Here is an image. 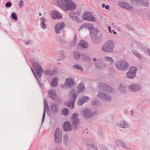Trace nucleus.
<instances>
[{"label": "nucleus", "mask_w": 150, "mask_h": 150, "mask_svg": "<svg viewBox=\"0 0 150 150\" xmlns=\"http://www.w3.org/2000/svg\"><path fill=\"white\" fill-rule=\"evenodd\" d=\"M57 2L59 6L65 11H72L76 8V4L71 0H57Z\"/></svg>", "instance_id": "obj_1"}, {"label": "nucleus", "mask_w": 150, "mask_h": 150, "mask_svg": "<svg viewBox=\"0 0 150 150\" xmlns=\"http://www.w3.org/2000/svg\"><path fill=\"white\" fill-rule=\"evenodd\" d=\"M68 96L69 99L68 101L65 102V104L72 109L74 107V103L78 96V94L77 92H74V89H71L69 92Z\"/></svg>", "instance_id": "obj_2"}, {"label": "nucleus", "mask_w": 150, "mask_h": 150, "mask_svg": "<svg viewBox=\"0 0 150 150\" xmlns=\"http://www.w3.org/2000/svg\"><path fill=\"white\" fill-rule=\"evenodd\" d=\"M115 47L114 42L111 40H109L103 45L102 51L105 52H111L113 51Z\"/></svg>", "instance_id": "obj_3"}, {"label": "nucleus", "mask_w": 150, "mask_h": 150, "mask_svg": "<svg viewBox=\"0 0 150 150\" xmlns=\"http://www.w3.org/2000/svg\"><path fill=\"white\" fill-rule=\"evenodd\" d=\"M115 65L116 68L121 71L126 70L129 67L128 63L123 60L118 61Z\"/></svg>", "instance_id": "obj_4"}, {"label": "nucleus", "mask_w": 150, "mask_h": 150, "mask_svg": "<svg viewBox=\"0 0 150 150\" xmlns=\"http://www.w3.org/2000/svg\"><path fill=\"white\" fill-rule=\"evenodd\" d=\"M101 34L100 31H98L96 33H91L90 36L92 40L95 44L100 43L101 41Z\"/></svg>", "instance_id": "obj_5"}, {"label": "nucleus", "mask_w": 150, "mask_h": 150, "mask_svg": "<svg viewBox=\"0 0 150 150\" xmlns=\"http://www.w3.org/2000/svg\"><path fill=\"white\" fill-rule=\"evenodd\" d=\"M130 2L134 5L138 6H148V1L146 0H130Z\"/></svg>", "instance_id": "obj_6"}, {"label": "nucleus", "mask_w": 150, "mask_h": 150, "mask_svg": "<svg viewBox=\"0 0 150 150\" xmlns=\"http://www.w3.org/2000/svg\"><path fill=\"white\" fill-rule=\"evenodd\" d=\"M54 135L55 142L56 143H60L62 140V132L59 128H57L56 129Z\"/></svg>", "instance_id": "obj_7"}, {"label": "nucleus", "mask_w": 150, "mask_h": 150, "mask_svg": "<svg viewBox=\"0 0 150 150\" xmlns=\"http://www.w3.org/2000/svg\"><path fill=\"white\" fill-rule=\"evenodd\" d=\"M137 70V68L134 66L131 67L127 73V77L131 79H133L136 75Z\"/></svg>", "instance_id": "obj_8"}, {"label": "nucleus", "mask_w": 150, "mask_h": 150, "mask_svg": "<svg viewBox=\"0 0 150 150\" xmlns=\"http://www.w3.org/2000/svg\"><path fill=\"white\" fill-rule=\"evenodd\" d=\"M85 28H88L89 30L90 35H91V33L92 34L93 33H96L98 31V30L94 29V27L92 24L89 23H85L83 24L80 28L79 30H80L81 29Z\"/></svg>", "instance_id": "obj_9"}, {"label": "nucleus", "mask_w": 150, "mask_h": 150, "mask_svg": "<svg viewBox=\"0 0 150 150\" xmlns=\"http://www.w3.org/2000/svg\"><path fill=\"white\" fill-rule=\"evenodd\" d=\"M78 114L77 113H74L73 114L71 117L72 124L75 129L78 127V125L79 123V120L78 118Z\"/></svg>", "instance_id": "obj_10"}, {"label": "nucleus", "mask_w": 150, "mask_h": 150, "mask_svg": "<svg viewBox=\"0 0 150 150\" xmlns=\"http://www.w3.org/2000/svg\"><path fill=\"white\" fill-rule=\"evenodd\" d=\"M98 88L102 89L106 92L111 93L113 91V89L104 83H100L98 84Z\"/></svg>", "instance_id": "obj_11"}, {"label": "nucleus", "mask_w": 150, "mask_h": 150, "mask_svg": "<svg viewBox=\"0 0 150 150\" xmlns=\"http://www.w3.org/2000/svg\"><path fill=\"white\" fill-rule=\"evenodd\" d=\"M83 19L85 20L93 22L96 21V18L93 17L91 12H85L83 16Z\"/></svg>", "instance_id": "obj_12"}, {"label": "nucleus", "mask_w": 150, "mask_h": 150, "mask_svg": "<svg viewBox=\"0 0 150 150\" xmlns=\"http://www.w3.org/2000/svg\"><path fill=\"white\" fill-rule=\"evenodd\" d=\"M65 26L64 23L63 22L59 23L56 24L55 26V30L57 33H61Z\"/></svg>", "instance_id": "obj_13"}, {"label": "nucleus", "mask_w": 150, "mask_h": 150, "mask_svg": "<svg viewBox=\"0 0 150 150\" xmlns=\"http://www.w3.org/2000/svg\"><path fill=\"white\" fill-rule=\"evenodd\" d=\"M82 113L83 117L86 119L91 118L94 115L91 110L89 109L83 110Z\"/></svg>", "instance_id": "obj_14"}, {"label": "nucleus", "mask_w": 150, "mask_h": 150, "mask_svg": "<svg viewBox=\"0 0 150 150\" xmlns=\"http://www.w3.org/2000/svg\"><path fill=\"white\" fill-rule=\"evenodd\" d=\"M97 96L101 99L105 100L110 101L111 99V98L110 96L102 92H99Z\"/></svg>", "instance_id": "obj_15"}, {"label": "nucleus", "mask_w": 150, "mask_h": 150, "mask_svg": "<svg viewBox=\"0 0 150 150\" xmlns=\"http://www.w3.org/2000/svg\"><path fill=\"white\" fill-rule=\"evenodd\" d=\"M116 144L122 146L123 148L127 149H131L130 144L125 142H122L120 140H117L115 142Z\"/></svg>", "instance_id": "obj_16"}, {"label": "nucleus", "mask_w": 150, "mask_h": 150, "mask_svg": "<svg viewBox=\"0 0 150 150\" xmlns=\"http://www.w3.org/2000/svg\"><path fill=\"white\" fill-rule=\"evenodd\" d=\"M118 4L120 7L127 10H132L133 8V7L132 5L126 2H119L118 3Z\"/></svg>", "instance_id": "obj_17"}, {"label": "nucleus", "mask_w": 150, "mask_h": 150, "mask_svg": "<svg viewBox=\"0 0 150 150\" xmlns=\"http://www.w3.org/2000/svg\"><path fill=\"white\" fill-rule=\"evenodd\" d=\"M65 84L66 87L70 88H71L76 85V83L74 79L69 78L66 79Z\"/></svg>", "instance_id": "obj_18"}, {"label": "nucleus", "mask_w": 150, "mask_h": 150, "mask_svg": "<svg viewBox=\"0 0 150 150\" xmlns=\"http://www.w3.org/2000/svg\"><path fill=\"white\" fill-rule=\"evenodd\" d=\"M141 88L140 85L136 84H132L129 86V89L132 91H138Z\"/></svg>", "instance_id": "obj_19"}, {"label": "nucleus", "mask_w": 150, "mask_h": 150, "mask_svg": "<svg viewBox=\"0 0 150 150\" xmlns=\"http://www.w3.org/2000/svg\"><path fill=\"white\" fill-rule=\"evenodd\" d=\"M63 129L65 131H70L73 129L72 127L69 122L66 121L63 125Z\"/></svg>", "instance_id": "obj_20"}, {"label": "nucleus", "mask_w": 150, "mask_h": 150, "mask_svg": "<svg viewBox=\"0 0 150 150\" xmlns=\"http://www.w3.org/2000/svg\"><path fill=\"white\" fill-rule=\"evenodd\" d=\"M77 88L78 89L77 91H75V90L74 89V92H77L78 94V93L83 92L85 89V86L83 82H81L77 86Z\"/></svg>", "instance_id": "obj_21"}, {"label": "nucleus", "mask_w": 150, "mask_h": 150, "mask_svg": "<svg viewBox=\"0 0 150 150\" xmlns=\"http://www.w3.org/2000/svg\"><path fill=\"white\" fill-rule=\"evenodd\" d=\"M51 16L52 18L54 19H60L62 18L60 13H59L58 12L55 11H52Z\"/></svg>", "instance_id": "obj_22"}, {"label": "nucleus", "mask_w": 150, "mask_h": 150, "mask_svg": "<svg viewBox=\"0 0 150 150\" xmlns=\"http://www.w3.org/2000/svg\"><path fill=\"white\" fill-rule=\"evenodd\" d=\"M96 67L98 69H102L104 67L103 64V62L101 59H98L95 63Z\"/></svg>", "instance_id": "obj_23"}, {"label": "nucleus", "mask_w": 150, "mask_h": 150, "mask_svg": "<svg viewBox=\"0 0 150 150\" xmlns=\"http://www.w3.org/2000/svg\"><path fill=\"white\" fill-rule=\"evenodd\" d=\"M49 95L50 98L52 100H55L57 97L55 91L52 89L49 91Z\"/></svg>", "instance_id": "obj_24"}, {"label": "nucleus", "mask_w": 150, "mask_h": 150, "mask_svg": "<svg viewBox=\"0 0 150 150\" xmlns=\"http://www.w3.org/2000/svg\"><path fill=\"white\" fill-rule=\"evenodd\" d=\"M58 106V105H57L55 103H52L51 106V108L53 112L56 113L58 112L59 108Z\"/></svg>", "instance_id": "obj_25"}, {"label": "nucleus", "mask_w": 150, "mask_h": 150, "mask_svg": "<svg viewBox=\"0 0 150 150\" xmlns=\"http://www.w3.org/2000/svg\"><path fill=\"white\" fill-rule=\"evenodd\" d=\"M78 45L80 47H81L83 48H87L88 46V43L84 40H81Z\"/></svg>", "instance_id": "obj_26"}, {"label": "nucleus", "mask_w": 150, "mask_h": 150, "mask_svg": "<svg viewBox=\"0 0 150 150\" xmlns=\"http://www.w3.org/2000/svg\"><path fill=\"white\" fill-rule=\"evenodd\" d=\"M44 72L47 75H53L55 74L57 72V70L56 69L53 70L48 69L44 71Z\"/></svg>", "instance_id": "obj_27"}, {"label": "nucleus", "mask_w": 150, "mask_h": 150, "mask_svg": "<svg viewBox=\"0 0 150 150\" xmlns=\"http://www.w3.org/2000/svg\"><path fill=\"white\" fill-rule=\"evenodd\" d=\"M95 146V143L93 140L91 139H88L87 144V147L89 148H91Z\"/></svg>", "instance_id": "obj_28"}, {"label": "nucleus", "mask_w": 150, "mask_h": 150, "mask_svg": "<svg viewBox=\"0 0 150 150\" xmlns=\"http://www.w3.org/2000/svg\"><path fill=\"white\" fill-rule=\"evenodd\" d=\"M119 127L125 128H127L129 127L128 124L125 121L121 122L118 124Z\"/></svg>", "instance_id": "obj_29"}, {"label": "nucleus", "mask_w": 150, "mask_h": 150, "mask_svg": "<svg viewBox=\"0 0 150 150\" xmlns=\"http://www.w3.org/2000/svg\"><path fill=\"white\" fill-rule=\"evenodd\" d=\"M119 89L122 93H125L127 91V87L122 84L119 85Z\"/></svg>", "instance_id": "obj_30"}, {"label": "nucleus", "mask_w": 150, "mask_h": 150, "mask_svg": "<svg viewBox=\"0 0 150 150\" xmlns=\"http://www.w3.org/2000/svg\"><path fill=\"white\" fill-rule=\"evenodd\" d=\"M58 78L57 77H54L52 79V82L51 83V85L52 87H56L57 85V80Z\"/></svg>", "instance_id": "obj_31"}, {"label": "nucleus", "mask_w": 150, "mask_h": 150, "mask_svg": "<svg viewBox=\"0 0 150 150\" xmlns=\"http://www.w3.org/2000/svg\"><path fill=\"white\" fill-rule=\"evenodd\" d=\"M74 58L77 60L79 59L81 57V55L78 51H74Z\"/></svg>", "instance_id": "obj_32"}, {"label": "nucleus", "mask_w": 150, "mask_h": 150, "mask_svg": "<svg viewBox=\"0 0 150 150\" xmlns=\"http://www.w3.org/2000/svg\"><path fill=\"white\" fill-rule=\"evenodd\" d=\"M47 109V110H49L50 108L48 106V105H44V112L43 113V115L42 116V123L44 121V120L45 119V110Z\"/></svg>", "instance_id": "obj_33"}, {"label": "nucleus", "mask_w": 150, "mask_h": 150, "mask_svg": "<svg viewBox=\"0 0 150 150\" xmlns=\"http://www.w3.org/2000/svg\"><path fill=\"white\" fill-rule=\"evenodd\" d=\"M104 59L112 63L114 62V60L110 57L106 56L105 57Z\"/></svg>", "instance_id": "obj_34"}, {"label": "nucleus", "mask_w": 150, "mask_h": 150, "mask_svg": "<svg viewBox=\"0 0 150 150\" xmlns=\"http://www.w3.org/2000/svg\"><path fill=\"white\" fill-rule=\"evenodd\" d=\"M46 21L47 20L46 19H45V18H42L41 19V23L42 24V28L43 29H45L46 27L45 24V23Z\"/></svg>", "instance_id": "obj_35"}, {"label": "nucleus", "mask_w": 150, "mask_h": 150, "mask_svg": "<svg viewBox=\"0 0 150 150\" xmlns=\"http://www.w3.org/2000/svg\"><path fill=\"white\" fill-rule=\"evenodd\" d=\"M62 112L63 115H67L69 113V110L67 108H64L62 110Z\"/></svg>", "instance_id": "obj_36"}, {"label": "nucleus", "mask_w": 150, "mask_h": 150, "mask_svg": "<svg viewBox=\"0 0 150 150\" xmlns=\"http://www.w3.org/2000/svg\"><path fill=\"white\" fill-rule=\"evenodd\" d=\"M81 58L82 59L86 61H88L90 60L89 57L83 54H81Z\"/></svg>", "instance_id": "obj_37"}, {"label": "nucleus", "mask_w": 150, "mask_h": 150, "mask_svg": "<svg viewBox=\"0 0 150 150\" xmlns=\"http://www.w3.org/2000/svg\"><path fill=\"white\" fill-rule=\"evenodd\" d=\"M37 72L36 74L40 78L41 77L42 75V72H44V70H37Z\"/></svg>", "instance_id": "obj_38"}, {"label": "nucleus", "mask_w": 150, "mask_h": 150, "mask_svg": "<svg viewBox=\"0 0 150 150\" xmlns=\"http://www.w3.org/2000/svg\"><path fill=\"white\" fill-rule=\"evenodd\" d=\"M70 18L73 20L76 21L77 22L79 23H80L81 22V20L77 16H76L75 15L74 16H73L72 17H71Z\"/></svg>", "instance_id": "obj_39"}, {"label": "nucleus", "mask_w": 150, "mask_h": 150, "mask_svg": "<svg viewBox=\"0 0 150 150\" xmlns=\"http://www.w3.org/2000/svg\"><path fill=\"white\" fill-rule=\"evenodd\" d=\"M73 67L78 70H83V68L79 64H75L73 65Z\"/></svg>", "instance_id": "obj_40"}, {"label": "nucleus", "mask_w": 150, "mask_h": 150, "mask_svg": "<svg viewBox=\"0 0 150 150\" xmlns=\"http://www.w3.org/2000/svg\"><path fill=\"white\" fill-rule=\"evenodd\" d=\"M77 36L76 34H75L74 36V38L73 40V41L71 43V45L72 46H73L75 45L77 42Z\"/></svg>", "instance_id": "obj_41"}, {"label": "nucleus", "mask_w": 150, "mask_h": 150, "mask_svg": "<svg viewBox=\"0 0 150 150\" xmlns=\"http://www.w3.org/2000/svg\"><path fill=\"white\" fill-rule=\"evenodd\" d=\"M11 17L12 19L16 21H17L18 19L16 13H12Z\"/></svg>", "instance_id": "obj_42"}, {"label": "nucleus", "mask_w": 150, "mask_h": 150, "mask_svg": "<svg viewBox=\"0 0 150 150\" xmlns=\"http://www.w3.org/2000/svg\"><path fill=\"white\" fill-rule=\"evenodd\" d=\"M60 42L61 43L64 44L66 43V41L62 37H60L59 38Z\"/></svg>", "instance_id": "obj_43"}, {"label": "nucleus", "mask_w": 150, "mask_h": 150, "mask_svg": "<svg viewBox=\"0 0 150 150\" xmlns=\"http://www.w3.org/2000/svg\"><path fill=\"white\" fill-rule=\"evenodd\" d=\"M84 103L87 102L89 99V98L88 96H84L82 99Z\"/></svg>", "instance_id": "obj_44"}, {"label": "nucleus", "mask_w": 150, "mask_h": 150, "mask_svg": "<svg viewBox=\"0 0 150 150\" xmlns=\"http://www.w3.org/2000/svg\"><path fill=\"white\" fill-rule=\"evenodd\" d=\"M35 66L37 69V70H42L41 66L38 63H35Z\"/></svg>", "instance_id": "obj_45"}, {"label": "nucleus", "mask_w": 150, "mask_h": 150, "mask_svg": "<svg viewBox=\"0 0 150 150\" xmlns=\"http://www.w3.org/2000/svg\"><path fill=\"white\" fill-rule=\"evenodd\" d=\"M99 104V102L97 100H94L93 101V104L95 106H98Z\"/></svg>", "instance_id": "obj_46"}, {"label": "nucleus", "mask_w": 150, "mask_h": 150, "mask_svg": "<svg viewBox=\"0 0 150 150\" xmlns=\"http://www.w3.org/2000/svg\"><path fill=\"white\" fill-rule=\"evenodd\" d=\"M83 103H84L82 99H80L78 100V105L81 106L83 105Z\"/></svg>", "instance_id": "obj_47"}, {"label": "nucleus", "mask_w": 150, "mask_h": 150, "mask_svg": "<svg viewBox=\"0 0 150 150\" xmlns=\"http://www.w3.org/2000/svg\"><path fill=\"white\" fill-rule=\"evenodd\" d=\"M11 5L12 4L11 2L9 1L6 3L5 4V6H6V7L8 8L10 7Z\"/></svg>", "instance_id": "obj_48"}, {"label": "nucleus", "mask_w": 150, "mask_h": 150, "mask_svg": "<svg viewBox=\"0 0 150 150\" xmlns=\"http://www.w3.org/2000/svg\"><path fill=\"white\" fill-rule=\"evenodd\" d=\"M24 3L22 0H21L19 4V6L20 7H22L24 5Z\"/></svg>", "instance_id": "obj_49"}, {"label": "nucleus", "mask_w": 150, "mask_h": 150, "mask_svg": "<svg viewBox=\"0 0 150 150\" xmlns=\"http://www.w3.org/2000/svg\"><path fill=\"white\" fill-rule=\"evenodd\" d=\"M34 74V76H35V78H36L37 80V81H38V83H39L40 86V87H41V84L40 83V81L39 80V79H38V78L37 77V76H36V75L35 73H34L33 74Z\"/></svg>", "instance_id": "obj_50"}, {"label": "nucleus", "mask_w": 150, "mask_h": 150, "mask_svg": "<svg viewBox=\"0 0 150 150\" xmlns=\"http://www.w3.org/2000/svg\"><path fill=\"white\" fill-rule=\"evenodd\" d=\"M126 27L129 30H130L132 31L133 30V28H132L131 26L129 24L127 25H126Z\"/></svg>", "instance_id": "obj_51"}, {"label": "nucleus", "mask_w": 150, "mask_h": 150, "mask_svg": "<svg viewBox=\"0 0 150 150\" xmlns=\"http://www.w3.org/2000/svg\"><path fill=\"white\" fill-rule=\"evenodd\" d=\"M64 139L65 142H67L68 140V136L67 135L64 136Z\"/></svg>", "instance_id": "obj_52"}, {"label": "nucleus", "mask_w": 150, "mask_h": 150, "mask_svg": "<svg viewBox=\"0 0 150 150\" xmlns=\"http://www.w3.org/2000/svg\"><path fill=\"white\" fill-rule=\"evenodd\" d=\"M133 54L136 57H138L139 59H141V55L139 54H136L133 53Z\"/></svg>", "instance_id": "obj_53"}, {"label": "nucleus", "mask_w": 150, "mask_h": 150, "mask_svg": "<svg viewBox=\"0 0 150 150\" xmlns=\"http://www.w3.org/2000/svg\"><path fill=\"white\" fill-rule=\"evenodd\" d=\"M75 15V13L73 12H71L69 13V16L70 18H71V17H72L73 16H74Z\"/></svg>", "instance_id": "obj_54"}, {"label": "nucleus", "mask_w": 150, "mask_h": 150, "mask_svg": "<svg viewBox=\"0 0 150 150\" xmlns=\"http://www.w3.org/2000/svg\"><path fill=\"white\" fill-rule=\"evenodd\" d=\"M138 107L140 111H142L143 110V108H142V107H141V105H138Z\"/></svg>", "instance_id": "obj_55"}, {"label": "nucleus", "mask_w": 150, "mask_h": 150, "mask_svg": "<svg viewBox=\"0 0 150 150\" xmlns=\"http://www.w3.org/2000/svg\"><path fill=\"white\" fill-rule=\"evenodd\" d=\"M44 105H47V100L45 99H44Z\"/></svg>", "instance_id": "obj_56"}, {"label": "nucleus", "mask_w": 150, "mask_h": 150, "mask_svg": "<svg viewBox=\"0 0 150 150\" xmlns=\"http://www.w3.org/2000/svg\"><path fill=\"white\" fill-rule=\"evenodd\" d=\"M108 29H109V31L110 32V33H112V30H111V28L110 27L108 26Z\"/></svg>", "instance_id": "obj_57"}, {"label": "nucleus", "mask_w": 150, "mask_h": 150, "mask_svg": "<svg viewBox=\"0 0 150 150\" xmlns=\"http://www.w3.org/2000/svg\"><path fill=\"white\" fill-rule=\"evenodd\" d=\"M93 147L94 150H98V147L97 146H94L93 148Z\"/></svg>", "instance_id": "obj_58"}, {"label": "nucleus", "mask_w": 150, "mask_h": 150, "mask_svg": "<svg viewBox=\"0 0 150 150\" xmlns=\"http://www.w3.org/2000/svg\"><path fill=\"white\" fill-rule=\"evenodd\" d=\"M47 113L48 114H50V109L47 110Z\"/></svg>", "instance_id": "obj_59"}, {"label": "nucleus", "mask_w": 150, "mask_h": 150, "mask_svg": "<svg viewBox=\"0 0 150 150\" xmlns=\"http://www.w3.org/2000/svg\"><path fill=\"white\" fill-rule=\"evenodd\" d=\"M109 8V6L108 5L105 6V8L106 9H108Z\"/></svg>", "instance_id": "obj_60"}, {"label": "nucleus", "mask_w": 150, "mask_h": 150, "mask_svg": "<svg viewBox=\"0 0 150 150\" xmlns=\"http://www.w3.org/2000/svg\"><path fill=\"white\" fill-rule=\"evenodd\" d=\"M112 31L113 34H117V33L114 30H112Z\"/></svg>", "instance_id": "obj_61"}, {"label": "nucleus", "mask_w": 150, "mask_h": 150, "mask_svg": "<svg viewBox=\"0 0 150 150\" xmlns=\"http://www.w3.org/2000/svg\"><path fill=\"white\" fill-rule=\"evenodd\" d=\"M147 50L149 55L150 56V50L148 49Z\"/></svg>", "instance_id": "obj_62"}, {"label": "nucleus", "mask_w": 150, "mask_h": 150, "mask_svg": "<svg viewBox=\"0 0 150 150\" xmlns=\"http://www.w3.org/2000/svg\"><path fill=\"white\" fill-rule=\"evenodd\" d=\"M60 54H62L64 55V51H61L60 52Z\"/></svg>", "instance_id": "obj_63"}, {"label": "nucleus", "mask_w": 150, "mask_h": 150, "mask_svg": "<svg viewBox=\"0 0 150 150\" xmlns=\"http://www.w3.org/2000/svg\"><path fill=\"white\" fill-rule=\"evenodd\" d=\"M131 115H132V116L133 115V111L132 110H131Z\"/></svg>", "instance_id": "obj_64"}]
</instances>
